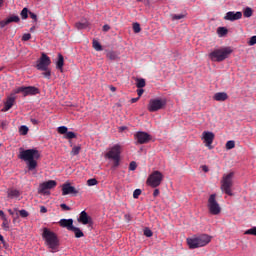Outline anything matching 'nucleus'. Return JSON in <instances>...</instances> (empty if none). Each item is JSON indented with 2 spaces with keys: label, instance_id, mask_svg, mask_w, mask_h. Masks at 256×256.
I'll return each instance as SVG.
<instances>
[{
  "label": "nucleus",
  "instance_id": "f257e3e1",
  "mask_svg": "<svg viewBox=\"0 0 256 256\" xmlns=\"http://www.w3.org/2000/svg\"><path fill=\"white\" fill-rule=\"evenodd\" d=\"M18 158L23 161H27L28 170L33 171L38 166L37 160L40 158V153L36 149H20V154H18Z\"/></svg>",
  "mask_w": 256,
  "mask_h": 256
},
{
  "label": "nucleus",
  "instance_id": "f03ea898",
  "mask_svg": "<svg viewBox=\"0 0 256 256\" xmlns=\"http://www.w3.org/2000/svg\"><path fill=\"white\" fill-rule=\"evenodd\" d=\"M42 238L45 240L46 246L51 249V252H56L59 249V238L49 228H43Z\"/></svg>",
  "mask_w": 256,
  "mask_h": 256
},
{
  "label": "nucleus",
  "instance_id": "7ed1b4c3",
  "mask_svg": "<svg viewBox=\"0 0 256 256\" xmlns=\"http://www.w3.org/2000/svg\"><path fill=\"white\" fill-rule=\"evenodd\" d=\"M234 176L235 173L234 172H230L228 174H224L222 176V179L220 181V189L223 193H225L226 195L233 197L234 193H233V187H234Z\"/></svg>",
  "mask_w": 256,
  "mask_h": 256
},
{
  "label": "nucleus",
  "instance_id": "20e7f679",
  "mask_svg": "<svg viewBox=\"0 0 256 256\" xmlns=\"http://www.w3.org/2000/svg\"><path fill=\"white\" fill-rule=\"evenodd\" d=\"M232 53L233 50L231 47H222L210 52L208 57L213 62H222L225 61Z\"/></svg>",
  "mask_w": 256,
  "mask_h": 256
},
{
  "label": "nucleus",
  "instance_id": "39448f33",
  "mask_svg": "<svg viewBox=\"0 0 256 256\" xmlns=\"http://www.w3.org/2000/svg\"><path fill=\"white\" fill-rule=\"evenodd\" d=\"M212 241V237L209 234H200L198 237L187 239V243L190 249L201 248L207 246Z\"/></svg>",
  "mask_w": 256,
  "mask_h": 256
},
{
  "label": "nucleus",
  "instance_id": "423d86ee",
  "mask_svg": "<svg viewBox=\"0 0 256 256\" xmlns=\"http://www.w3.org/2000/svg\"><path fill=\"white\" fill-rule=\"evenodd\" d=\"M167 106L166 98H152L149 100L147 110L150 113H156L158 111L164 110Z\"/></svg>",
  "mask_w": 256,
  "mask_h": 256
},
{
  "label": "nucleus",
  "instance_id": "0eeeda50",
  "mask_svg": "<svg viewBox=\"0 0 256 256\" xmlns=\"http://www.w3.org/2000/svg\"><path fill=\"white\" fill-rule=\"evenodd\" d=\"M106 158L113 160V167H118L120 165L121 158V146L115 144L108 153H106Z\"/></svg>",
  "mask_w": 256,
  "mask_h": 256
},
{
  "label": "nucleus",
  "instance_id": "6e6552de",
  "mask_svg": "<svg viewBox=\"0 0 256 256\" xmlns=\"http://www.w3.org/2000/svg\"><path fill=\"white\" fill-rule=\"evenodd\" d=\"M162 180L163 174L159 171H154L148 176L146 180V185H148V187H152V189H156V187H159V185H161Z\"/></svg>",
  "mask_w": 256,
  "mask_h": 256
},
{
  "label": "nucleus",
  "instance_id": "1a4fd4ad",
  "mask_svg": "<svg viewBox=\"0 0 256 256\" xmlns=\"http://www.w3.org/2000/svg\"><path fill=\"white\" fill-rule=\"evenodd\" d=\"M19 93H22L24 97H27L28 95L29 96L39 95L40 90L35 86H27V87L22 86L14 89L13 91V95H18Z\"/></svg>",
  "mask_w": 256,
  "mask_h": 256
},
{
  "label": "nucleus",
  "instance_id": "9d476101",
  "mask_svg": "<svg viewBox=\"0 0 256 256\" xmlns=\"http://www.w3.org/2000/svg\"><path fill=\"white\" fill-rule=\"evenodd\" d=\"M208 210L211 215H219L222 211L220 204L216 200V194H211L208 199Z\"/></svg>",
  "mask_w": 256,
  "mask_h": 256
},
{
  "label": "nucleus",
  "instance_id": "9b49d317",
  "mask_svg": "<svg viewBox=\"0 0 256 256\" xmlns=\"http://www.w3.org/2000/svg\"><path fill=\"white\" fill-rule=\"evenodd\" d=\"M52 61L47 54H41V58L37 61L36 68L37 70H47L51 65Z\"/></svg>",
  "mask_w": 256,
  "mask_h": 256
},
{
  "label": "nucleus",
  "instance_id": "f8f14e48",
  "mask_svg": "<svg viewBox=\"0 0 256 256\" xmlns=\"http://www.w3.org/2000/svg\"><path fill=\"white\" fill-rule=\"evenodd\" d=\"M135 139L137 140V143L140 145L147 144L149 141H151V136L149 133L144 131H139L134 135Z\"/></svg>",
  "mask_w": 256,
  "mask_h": 256
},
{
  "label": "nucleus",
  "instance_id": "ddd939ff",
  "mask_svg": "<svg viewBox=\"0 0 256 256\" xmlns=\"http://www.w3.org/2000/svg\"><path fill=\"white\" fill-rule=\"evenodd\" d=\"M243 18V12L238 11H229L225 14L224 16V20L225 21H230V22H235V21H239Z\"/></svg>",
  "mask_w": 256,
  "mask_h": 256
},
{
  "label": "nucleus",
  "instance_id": "4468645a",
  "mask_svg": "<svg viewBox=\"0 0 256 256\" xmlns=\"http://www.w3.org/2000/svg\"><path fill=\"white\" fill-rule=\"evenodd\" d=\"M202 139L204 140L205 146L212 149V144L215 139V134L211 131H203Z\"/></svg>",
  "mask_w": 256,
  "mask_h": 256
},
{
  "label": "nucleus",
  "instance_id": "2eb2a0df",
  "mask_svg": "<svg viewBox=\"0 0 256 256\" xmlns=\"http://www.w3.org/2000/svg\"><path fill=\"white\" fill-rule=\"evenodd\" d=\"M55 187H57V182L55 180H49L40 184L39 191L41 194H47L48 189H55Z\"/></svg>",
  "mask_w": 256,
  "mask_h": 256
},
{
  "label": "nucleus",
  "instance_id": "dca6fc26",
  "mask_svg": "<svg viewBox=\"0 0 256 256\" xmlns=\"http://www.w3.org/2000/svg\"><path fill=\"white\" fill-rule=\"evenodd\" d=\"M79 191L75 187L71 186L70 183H65L62 185V196L67 195H78Z\"/></svg>",
  "mask_w": 256,
  "mask_h": 256
},
{
  "label": "nucleus",
  "instance_id": "f3484780",
  "mask_svg": "<svg viewBox=\"0 0 256 256\" xmlns=\"http://www.w3.org/2000/svg\"><path fill=\"white\" fill-rule=\"evenodd\" d=\"M57 132L60 135H65L64 136L65 139H74V138H76V133L73 132V131H68L67 126H59L57 128Z\"/></svg>",
  "mask_w": 256,
  "mask_h": 256
},
{
  "label": "nucleus",
  "instance_id": "a211bd4d",
  "mask_svg": "<svg viewBox=\"0 0 256 256\" xmlns=\"http://www.w3.org/2000/svg\"><path fill=\"white\" fill-rule=\"evenodd\" d=\"M58 224L60 225V227L66 228L68 231H71V229L74 227L72 218H62L59 220Z\"/></svg>",
  "mask_w": 256,
  "mask_h": 256
},
{
  "label": "nucleus",
  "instance_id": "6ab92c4d",
  "mask_svg": "<svg viewBox=\"0 0 256 256\" xmlns=\"http://www.w3.org/2000/svg\"><path fill=\"white\" fill-rule=\"evenodd\" d=\"M78 222L83 224V225H88L92 223V218L87 214L85 210H83L80 213V216L78 217Z\"/></svg>",
  "mask_w": 256,
  "mask_h": 256
},
{
  "label": "nucleus",
  "instance_id": "aec40b11",
  "mask_svg": "<svg viewBox=\"0 0 256 256\" xmlns=\"http://www.w3.org/2000/svg\"><path fill=\"white\" fill-rule=\"evenodd\" d=\"M14 104H15V98L14 97L8 98L4 102V107L2 109V112H8L9 110H11V108L14 106Z\"/></svg>",
  "mask_w": 256,
  "mask_h": 256
},
{
  "label": "nucleus",
  "instance_id": "412c9836",
  "mask_svg": "<svg viewBox=\"0 0 256 256\" xmlns=\"http://www.w3.org/2000/svg\"><path fill=\"white\" fill-rule=\"evenodd\" d=\"M21 195V192L17 189H10L8 190V198L10 199H17Z\"/></svg>",
  "mask_w": 256,
  "mask_h": 256
},
{
  "label": "nucleus",
  "instance_id": "4be33fe9",
  "mask_svg": "<svg viewBox=\"0 0 256 256\" xmlns=\"http://www.w3.org/2000/svg\"><path fill=\"white\" fill-rule=\"evenodd\" d=\"M65 65V59L63 54H58V61L56 62V68L60 71H63V66Z\"/></svg>",
  "mask_w": 256,
  "mask_h": 256
},
{
  "label": "nucleus",
  "instance_id": "5701e85b",
  "mask_svg": "<svg viewBox=\"0 0 256 256\" xmlns=\"http://www.w3.org/2000/svg\"><path fill=\"white\" fill-rule=\"evenodd\" d=\"M106 58L110 59L111 61H115L119 59V56L117 52L110 51V52H106Z\"/></svg>",
  "mask_w": 256,
  "mask_h": 256
},
{
  "label": "nucleus",
  "instance_id": "b1692460",
  "mask_svg": "<svg viewBox=\"0 0 256 256\" xmlns=\"http://www.w3.org/2000/svg\"><path fill=\"white\" fill-rule=\"evenodd\" d=\"M70 231L74 232L76 238L84 237L82 230H80V228H76V226H73Z\"/></svg>",
  "mask_w": 256,
  "mask_h": 256
},
{
  "label": "nucleus",
  "instance_id": "393cba45",
  "mask_svg": "<svg viewBox=\"0 0 256 256\" xmlns=\"http://www.w3.org/2000/svg\"><path fill=\"white\" fill-rule=\"evenodd\" d=\"M217 34L219 35V37H224L228 34V29L226 27H218Z\"/></svg>",
  "mask_w": 256,
  "mask_h": 256
},
{
  "label": "nucleus",
  "instance_id": "a878e982",
  "mask_svg": "<svg viewBox=\"0 0 256 256\" xmlns=\"http://www.w3.org/2000/svg\"><path fill=\"white\" fill-rule=\"evenodd\" d=\"M93 47L96 51H103V46L100 44L98 40H93Z\"/></svg>",
  "mask_w": 256,
  "mask_h": 256
},
{
  "label": "nucleus",
  "instance_id": "bb28decb",
  "mask_svg": "<svg viewBox=\"0 0 256 256\" xmlns=\"http://www.w3.org/2000/svg\"><path fill=\"white\" fill-rule=\"evenodd\" d=\"M75 27L78 29V30H84L88 27V23L87 22H77Z\"/></svg>",
  "mask_w": 256,
  "mask_h": 256
},
{
  "label": "nucleus",
  "instance_id": "cd10ccee",
  "mask_svg": "<svg viewBox=\"0 0 256 256\" xmlns=\"http://www.w3.org/2000/svg\"><path fill=\"white\" fill-rule=\"evenodd\" d=\"M142 31L141 25L138 22L133 23V32L139 34Z\"/></svg>",
  "mask_w": 256,
  "mask_h": 256
},
{
  "label": "nucleus",
  "instance_id": "c85d7f7f",
  "mask_svg": "<svg viewBox=\"0 0 256 256\" xmlns=\"http://www.w3.org/2000/svg\"><path fill=\"white\" fill-rule=\"evenodd\" d=\"M20 22V18L19 16H11L7 19V23L11 24V23H19Z\"/></svg>",
  "mask_w": 256,
  "mask_h": 256
},
{
  "label": "nucleus",
  "instance_id": "c756f323",
  "mask_svg": "<svg viewBox=\"0 0 256 256\" xmlns=\"http://www.w3.org/2000/svg\"><path fill=\"white\" fill-rule=\"evenodd\" d=\"M185 17H186L185 14H173V15L171 16L172 21H179V20L184 19Z\"/></svg>",
  "mask_w": 256,
  "mask_h": 256
},
{
  "label": "nucleus",
  "instance_id": "7c9ffc66",
  "mask_svg": "<svg viewBox=\"0 0 256 256\" xmlns=\"http://www.w3.org/2000/svg\"><path fill=\"white\" fill-rule=\"evenodd\" d=\"M136 86L137 88H143L146 86V80L145 79H136Z\"/></svg>",
  "mask_w": 256,
  "mask_h": 256
},
{
  "label": "nucleus",
  "instance_id": "2f4dec72",
  "mask_svg": "<svg viewBox=\"0 0 256 256\" xmlns=\"http://www.w3.org/2000/svg\"><path fill=\"white\" fill-rule=\"evenodd\" d=\"M243 15H244L245 18H250V17H252V15H253L252 9L249 8V7H247V8L244 10Z\"/></svg>",
  "mask_w": 256,
  "mask_h": 256
},
{
  "label": "nucleus",
  "instance_id": "473e14b6",
  "mask_svg": "<svg viewBox=\"0 0 256 256\" xmlns=\"http://www.w3.org/2000/svg\"><path fill=\"white\" fill-rule=\"evenodd\" d=\"M29 132V128L26 125L20 126V135L25 136Z\"/></svg>",
  "mask_w": 256,
  "mask_h": 256
},
{
  "label": "nucleus",
  "instance_id": "72a5a7b5",
  "mask_svg": "<svg viewBox=\"0 0 256 256\" xmlns=\"http://www.w3.org/2000/svg\"><path fill=\"white\" fill-rule=\"evenodd\" d=\"M235 148V141L234 140H228V142H226V149L227 150H231Z\"/></svg>",
  "mask_w": 256,
  "mask_h": 256
},
{
  "label": "nucleus",
  "instance_id": "f704fd0d",
  "mask_svg": "<svg viewBox=\"0 0 256 256\" xmlns=\"http://www.w3.org/2000/svg\"><path fill=\"white\" fill-rule=\"evenodd\" d=\"M81 147L80 146H75L73 147L72 151H71V155L72 156H77L80 153Z\"/></svg>",
  "mask_w": 256,
  "mask_h": 256
},
{
  "label": "nucleus",
  "instance_id": "c9c22d12",
  "mask_svg": "<svg viewBox=\"0 0 256 256\" xmlns=\"http://www.w3.org/2000/svg\"><path fill=\"white\" fill-rule=\"evenodd\" d=\"M94 185H98L97 179L92 178V179H89V180L87 181V186H88V187H94Z\"/></svg>",
  "mask_w": 256,
  "mask_h": 256
},
{
  "label": "nucleus",
  "instance_id": "e433bc0d",
  "mask_svg": "<svg viewBox=\"0 0 256 256\" xmlns=\"http://www.w3.org/2000/svg\"><path fill=\"white\" fill-rule=\"evenodd\" d=\"M20 16H22V20L28 19V8H23L22 12H20Z\"/></svg>",
  "mask_w": 256,
  "mask_h": 256
},
{
  "label": "nucleus",
  "instance_id": "4c0bfd02",
  "mask_svg": "<svg viewBox=\"0 0 256 256\" xmlns=\"http://www.w3.org/2000/svg\"><path fill=\"white\" fill-rule=\"evenodd\" d=\"M142 195V190L141 189H135L133 192V198L134 199H139V197Z\"/></svg>",
  "mask_w": 256,
  "mask_h": 256
},
{
  "label": "nucleus",
  "instance_id": "58836bf2",
  "mask_svg": "<svg viewBox=\"0 0 256 256\" xmlns=\"http://www.w3.org/2000/svg\"><path fill=\"white\" fill-rule=\"evenodd\" d=\"M245 234H246V235H254V236H256V226H254L253 228H249L248 230H246Z\"/></svg>",
  "mask_w": 256,
  "mask_h": 256
},
{
  "label": "nucleus",
  "instance_id": "ea45409f",
  "mask_svg": "<svg viewBox=\"0 0 256 256\" xmlns=\"http://www.w3.org/2000/svg\"><path fill=\"white\" fill-rule=\"evenodd\" d=\"M41 71H44L42 73L43 77L47 78V79H50L51 78V70H49V68H47L46 70H41Z\"/></svg>",
  "mask_w": 256,
  "mask_h": 256
},
{
  "label": "nucleus",
  "instance_id": "a19ab883",
  "mask_svg": "<svg viewBox=\"0 0 256 256\" xmlns=\"http://www.w3.org/2000/svg\"><path fill=\"white\" fill-rule=\"evenodd\" d=\"M144 236H146V237H148V238L153 237V232H152V230H150V228L144 229Z\"/></svg>",
  "mask_w": 256,
  "mask_h": 256
},
{
  "label": "nucleus",
  "instance_id": "79ce46f5",
  "mask_svg": "<svg viewBox=\"0 0 256 256\" xmlns=\"http://www.w3.org/2000/svg\"><path fill=\"white\" fill-rule=\"evenodd\" d=\"M19 213H20V217L22 218H27L29 216V212L25 209L20 210Z\"/></svg>",
  "mask_w": 256,
  "mask_h": 256
},
{
  "label": "nucleus",
  "instance_id": "37998d69",
  "mask_svg": "<svg viewBox=\"0 0 256 256\" xmlns=\"http://www.w3.org/2000/svg\"><path fill=\"white\" fill-rule=\"evenodd\" d=\"M30 39H31V34H30V33H24V34L22 35V41L27 42V41H29Z\"/></svg>",
  "mask_w": 256,
  "mask_h": 256
},
{
  "label": "nucleus",
  "instance_id": "c03bdc74",
  "mask_svg": "<svg viewBox=\"0 0 256 256\" xmlns=\"http://www.w3.org/2000/svg\"><path fill=\"white\" fill-rule=\"evenodd\" d=\"M2 226H3V228H4L5 230H8V229H9V222H8V220H7L6 217H4V221H3Z\"/></svg>",
  "mask_w": 256,
  "mask_h": 256
},
{
  "label": "nucleus",
  "instance_id": "a18cd8bd",
  "mask_svg": "<svg viewBox=\"0 0 256 256\" xmlns=\"http://www.w3.org/2000/svg\"><path fill=\"white\" fill-rule=\"evenodd\" d=\"M136 169H137V163L136 162H131L129 164V170L134 171Z\"/></svg>",
  "mask_w": 256,
  "mask_h": 256
},
{
  "label": "nucleus",
  "instance_id": "49530a36",
  "mask_svg": "<svg viewBox=\"0 0 256 256\" xmlns=\"http://www.w3.org/2000/svg\"><path fill=\"white\" fill-rule=\"evenodd\" d=\"M60 207L63 211H70L71 210V208L65 203L60 204Z\"/></svg>",
  "mask_w": 256,
  "mask_h": 256
},
{
  "label": "nucleus",
  "instance_id": "de8ad7c7",
  "mask_svg": "<svg viewBox=\"0 0 256 256\" xmlns=\"http://www.w3.org/2000/svg\"><path fill=\"white\" fill-rule=\"evenodd\" d=\"M255 44H256V35L250 38L249 46H254Z\"/></svg>",
  "mask_w": 256,
  "mask_h": 256
},
{
  "label": "nucleus",
  "instance_id": "09e8293b",
  "mask_svg": "<svg viewBox=\"0 0 256 256\" xmlns=\"http://www.w3.org/2000/svg\"><path fill=\"white\" fill-rule=\"evenodd\" d=\"M214 97H228V94L226 92H218Z\"/></svg>",
  "mask_w": 256,
  "mask_h": 256
},
{
  "label": "nucleus",
  "instance_id": "8fccbe9b",
  "mask_svg": "<svg viewBox=\"0 0 256 256\" xmlns=\"http://www.w3.org/2000/svg\"><path fill=\"white\" fill-rule=\"evenodd\" d=\"M7 25H9V22H7V20L0 21V28L1 29L5 28Z\"/></svg>",
  "mask_w": 256,
  "mask_h": 256
},
{
  "label": "nucleus",
  "instance_id": "3c124183",
  "mask_svg": "<svg viewBox=\"0 0 256 256\" xmlns=\"http://www.w3.org/2000/svg\"><path fill=\"white\" fill-rule=\"evenodd\" d=\"M48 212V209H47V207L46 206H40V213L41 214H46Z\"/></svg>",
  "mask_w": 256,
  "mask_h": 256
},
{
  "label": "nucleus",
  "instance_id": "603ef678",
  "mask_svg": "<svg viewBox=\"0 0 256 256\" xmlns=\"http://www.w3.org/2000/svg\"><path fill=\"white\" fill-rule=\"evenodd\" d=\"M111 29V27L108 24H104V26H102V31L104 32H109Z\"/></svg>",
  "mask_w": 256,
  "mask_h": 256
},
{
  "label": "nucleus",
  "instance_id": "864d4df0",
  "mask_svg": "<svg viewBox=\"0 0 256 256\" xmlns=\"http://www.w3.org/2000/svg\"><path fill=\"white\" fill-rule=\"evenodd\" d=\"M29 17H30V19L34 20L35 22L37 21V15L33 12H29Z\"/></svg>",
  "mask_w": 256,
  "mask_h": 256
},
{
  "label": "nucleus",
  "instance_id": "5fc2aeb1",
  "mask_svg": "<svg viewBox=\"0 0 256 256\" xmlns=\"http://www.w3.org/2000/svg\"><path fill=\"white\" fill-rule=\"evenodd\" d=\"M143 93H144V89H143V88H138V89H137V95H138V97H142Z\"/></svg>",
  "mask_w": 256,
  "mask_h": 256
},
{
  "label": "nucleus",
  "instance_id": "6e6d98bb",
  "mask_svg": "<svg viewBox=\"0 0 256 256\" xmlns=\"http://www.w3.org/2000/svg\"><path fill=\"white\" fill-rule=\"evenodd\" d=\"M159 194H160L159 189H155L154 192H153V197L157 198L159 196Z\"/></svg>",
  "mask_w": 256,
  "mask_h": 256
},
{
  "label": "nucleus",
  "instance_id": "4d7b16f0",
  "mask_svg": "<svg viewBox=\"0 0 256 256\" xmlns=\"http://www.w3.org/2000/svg\"><path fill=\"white\" fill-rule=\"evenodd\" d=\"M214 99H215V101L223 102V101H225L227 99V97H215Z\"/></svg>",
  "mask_w": 256,
  "mask_h": 256
},
{
  "label": "nucleus",
  "instance_id": "13d9d810",
  "mask_svg": "<svg viewBox=\"0 0 256 256\" xmlns=\"http://www.w3.org/2000/svg\"><path fill=\"white\" fill-rule=\"evenodd\" d=\"M139 97H137V98H132L131 100H130V103L131 104H135V103H137L138 101H139Z\"/></svg>",
  "mask_w": 256,
  "mask_h": 256
},
{
  "label": "nucleus",
  "instance_id": "bf43d9fd",
  "mask_svg": "<svg viewBox=\"0 0 256 256\" xmlns=\"http://www.w3.org/2000/svg\"><path fill=\"white\" fill-rule=\"evenodd\" d=\"M124 218L127 220V221H130L131 220V216L129 214H125L124 215Z\"/></svg>",
  "mask_w": 256,
  "mask_h": 256
},
{
  "label": "nucleus",
  "instance_id": "052dcab7",
  "mask_svg": "<svg viewBox=\"0 0 256 256\" xmlns=\"http://www.w3.org/2000/svg\"><path fill=\"white\" fill-rule=\"evenodd\" d=\"M31 123H32L33 125H37V124H38V120H37V119H31Z\"/></svg>",
  "mask_w": 256,
  "mask_h": 256
},
{
  "label": "nucleus",
  "instance_id": "680f3d73",
  "mask_svg": "<svg viewBox=\"0 0 256 256\" xmlns=\"http://www.w3.org/2000/svg\"><path fill=\"white\" fill-rule=\"evenodd\" d=\"M202 170H203L204 172H208V171H209V169H208V167H207L206 165L202 166Z\"/></svg>",
  "mask_w": 256,
  "mask_h": 256
},
{
  "label": "nucleus",
  "instance_id": "e2e57ef3",
  "mask_svg": "<svg viewBox=\"0 0 256 256\" xmlns=\"http://www.w3.org/2000/svg\"><path fill=\"white\" fill-rule=\"evenodd\" d=\"M109 88H110V91H112V92L116 91V87H114V86H110Z\"/></svg>",
  "mask_w": 256,
  "mask_h": 256
},
{
  "label": "nucleus",
  "instance_id": "0e129e2a",
  "mask_svg": "<svg viewBox=\"0 0 256 256\" xmlns=\"http://www.w3.org/2000/svg\"><path fill=\"white\" fill-rule=\"evenodd\" d=\"M8 212L10 213L11 216L14 215V212L12 211V209H9Z\"/></svg>",
  "mask_w": 256,
  "mask_h": 256
},
{
  "label": "nucleus",
  "instance_id": "69168bd1",
  "mask_svg": "<svg viewBox=\"0 0 256 256\" xmlns=\"http://www.w3.org/2000/svg\"><path fill=\"white\" fill-rule=\"evenodd\" d=\"M0 216L1 217H5V214H4V212L2 210H0Z\"/></svg>",
  "mask_w": 256,
  "mask_h": 256
},
{
  "label": "nucleus",
  "instance_id": "338daca9",
  "mask_svg": "<svg viewBox=\"0 0 256 256\" xmlns=\"http://www.w3.org/2000/svg\"><path fill=\"white\" fill-rule=\"evenodd\" d=\"M0 241L4 242V238H3L2 234H0Z\"/></svg>",
  "mask_w": 256,
  "mask_h": 256
},
{
  "label": "nucleus",
  "instance_id": "774afa93",
  "mask_svg": "<svg viewBox=\"0 0 256 256\" xmlns=\"http://www.w3.org/2000/svg\"><path fill=\"white\" fill-rule=\"evenodd\" d=\"M3 5V0H0V7H2Z\"/></svg>",
  "mask_w": 256,
  "mask_h": 256
}]
</instances>
